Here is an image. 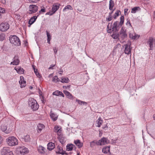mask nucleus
Listing matches in <instances>:
<instances>
[{
    "mask_svg": "<svg viewBox=\"0 0 155 155\" xmlns=\"http://www.w3.org/2000/svg\"><path fill=\"white\" fill-rule=\"evenodd\" d=\"M3 138L0 135V144L2 143L3 140Z\"/></svg>",
    "mask_w": 155,
    "mask_h": 155,
    "instance_id": "4d7b16f0",
    "label": "nucleus"
},
{
    "mask_svg": "<svg viewBox=\"0 0 155 155\" xmlns=\"http://www.w3.org/2000/svg\"><path fill=\"white\" fill-rule=\"evenodd\" d=\"M63 73V71L61 70L60 71H59V74L60 75H62V74Z\"/></svg>",
    "mask_w": 155,
    "mask_h": 155,
    "instance_id": "bf43d9fd",
    "label": "nucleus"
},
{
    "mask_svg": "<svg viewBox=\"0 0 155 155\" xmlns=\"http://www.w3.org/2000/svg\"><path fill=\"white\" fill-rule=\"evenodd\" d=\"M54 66V65H51L50 67L49 68V69H52V68Z\"/></svg>",
    "mask_w": 155,
    "mask_h": 155,
    "instance_id": "052dcab7",
    "label": "nucleus"
},
{
    "mask_svg": "<svg viewBox=\"0 0 155 155\" xmlns=\"http://www.w3.org/2000/svg\"><path fill=\"white\" fill-rule=\"evenodd\" d=\"M54 131L57 133L58 135L60 134L61 130L59 128V127L58 126H56L54 127Z\"/></svg>",
    "mask_w": 155,
    "mask_h": 155,
    "instance_id": "c756f323",
    "label": "nucleus"
},
{
    "mask_svg": "<svg viewBox=\"0 0 155 155\" xmlns=\"http://www.w3.org/2000/svg\"><path fill=\"white\" fill-rule=\"evenodd\" d=\"M64 93L65 94L67 97L69 99L73 100V95L68 91L66 90H64L63 91Z\"/></svg>",
    "mask_w": 155,
    "mask_h": 155,
    "instance_id": "2eb2a0df",
    "label": "nucleus"
},
{
    "mask_svg": "<svg viewBox=\"0 0 155 155\" xmlns=\"http://www.w3.org/2000/svg\"><path fill=\"white\" fill-rule=\"evenodd\" d=\"M130 37V38L132 39H134L136 38V37L135 35L133 36L132 35H131V34H129Z\"/></svg>",
    "mask_w": 155,
    "mask_h": 155,
    "instance_id": "de8ad7c7",
    "label": "nucleus"
},
{
    "mask_svg": "<svg viewBox=\"0 0 155 155\" xmlns=\"http://www.w3.org/2000/svg\"><path fill=\"white\" fill-rule=\"evenodd\" d=\"M50 116L53 121H55L58 119V116L52 112V110L50 112Z\"/></svg>",
    "mask_w": 155,
    "mask_h": 155,
    "instance_id": "f3484780",
    "label": "nucleus"
},
{
    "mask_svg": "<svg viewBox=\"0 0 155 155\" xmlns=\"http://www.w3.org/2000/svg\"><path fill=\"white\" fill-rule=\"evenodd\" d=\"M32 88H33V87H31V86H30V89H32Z\"/></svg>",
    "mask_w": 155,
    "mask_h": 155,
    "instance_id": "774afa93",
    "label": "nucleus"
},
{
    "mask_svg": "<svg viewBox=\"0 0 155 155\" xmlns=\"http://www.w3.org/2000/svg\"><path fill=\"white\" fill-rule=\"evenodd\" d=\"M28 104L30 106L31 109L34 111L37 110L39 107V105L38 104L37 101L33 98H30L29 99Z\"/></svg>",
    "mask_w": 155,
    "mask_h": 155,
    "instance_id": "f03ea898",
    "label": "nucleus"
},
{
    "mask_svg": "<svg viewBox=\"0 0 155 155\" xmlns=\"http://www.w3.org/2000/svg\"><path fill=\"white\" fill-rule=\"evenodd\" d=\"M120 13L119 10H117L116 12L115 13L114 15V19H116L117 17L119 15V13Z\"/></svg>",
    "mask_w": 155,
    "mask_h": 155,
    "instance_id": "c9c22d12",
    "label": "nucleus"
},
{
    "mask_svg": "<svg viewBox=\"0 0 155 155\" xmlns=\"http://www.w3.org/2000/svg\"><path fill=\"white\" fill-rule=\"evenodd\" d=\"M60 91H57L53 92V95L56 96H59L60 95Z\"/></svg>",
    "mask_w": 155,
    "mask_h": 155,
    "instance_id": "37998d69",
    "label": "nucleus"
},
{
    "mask_svg": "<svg viewBox=\"0 0 155 155\" xmlns=\"http://www.w3.org/2000/svg\"><path fill=\"white\" fill-rule=\"evenodd\" d=\"M110 146L106 147L103 148L102 151L104 153H107L108 152H110Z\"/></svg>",
    "mask_w": 155,
    "mask_h": 155,
    "instance_id": "cd10ccee",
    "label": "nucleus"
},
{
    "mask_svg": "<svg viewBox=\"0 0 155 155\" xmlns=\"http://www.w3.org/2000/svg\"><path fill=\"white\" fill-rule=\"evenodd\" d=\"M82 104H87V103L86 102H84V101H83V102H82Z\"/></svg>",
    "mask_w": 155,
    "mask_h": 155,
    "instance_id": "0e129e2a",
    "label": "nucleus"
},
{
    "mask_svg": "<svg viewBox=\"0 0 155 155\" xmlns=\"http://www.w3.org/2000/svg\"><path fill=\"white\" fill-rule=\"evenodd\" d=\"M112 37L114 39H118L119 40V34L116 33H114L112 35Z\"/></svg>",
    "mask_w": 155,
    "mask_h": 155,
    "instance_id": "473e14b6",
    "label": "nucleus"
},
{
    "mask_svg": "<svg viewBox=\"0 0 155 155\" xmlns=\"http://www.w3.org/2000/svg\"><path fill=\"white\" fill-rule=\"evenodd\" d=\"M47 35V39L51 40V36L49 33L47 31H46Z\"/></svg>",
    "mask_w": 155,
    "mask_h": 155,
    "instance_id": "a18cd8bd",
    "label": "nucleus"
},
{
    "mask_svg": "<svg viewBox=\"0 0 155 155\" xmlns=\"http://www.w3.org/2000/svg\"><path fill=\"white\" fill-rule=\"evenodd\" d=\"M60 95H60L62 97H64V94L61 91H60Z\"/></svg>",
    "mask_w": 155,
    "mask_h": 155,
    "instance_id": "6e6d98bb",
    "label": "nucleus"
},
{
    "mask_svg": "<svg viewBox=\"0 0 155 155\" xmlns=\"http://www.w3.org/2000/svg\"><path fill=\"white\" fill-rule=\"evenodd\" d=\"M76 101L78 102V104L81 105L82 104V102H83V101H81L77 99L76 100Z\"/></svg>",
    "mask_w": 155,
    "mask_h": 155,
    "instance_id": "864d4df0",
    "label": "nucleus"
},
{
    "mask_svg": "<svg viewBox=\"0 0 155 155\" xmlns=\"http://www.w3.org/2000/svg\"><path fill=\"white\" fill-rule=\"evenodd\" d=\"M17 150L20 152L21 155H24L28 152V149L24 146L18 147L17 149Z\"/></svg>",
    "mask_w": 155,
    "mask_h": 155,
    "instance_id": "1a4fd4ad",
    "label": "nucleus"
},
{
    "mask_svg": "<svg viewBox=\"0 0 155 155\" xmlns=\"http://www.w3.org/2000/svg\"><path fill=\"white\" fill-rule=\"evenodd\" d=\"M29 10L28 13L32 14L35 13L38 10V7L35 5H31L29 7Z\"/></svg>",
    "mask_w": 155,
    "mask_h": 155,
    "instance_id": "6e6552de",
    "label": "nucleus"
},
{
    "mask_svg": "<svg viewBox=\"0 0 155 155\" xmlns=\"http://www.w3.org/2000/svg\"><path fill=\"white\" fill-rule=\"evenodd\" d=\"M127 25H128L130 26H131V25L130 21V20L129 19H127V22L126 23Z\"/></svg>",
    "mask_w": 155,
    "mask_h": 155,
    "instance_id": "09e8293b",
    "label": "nucleus"
},
{
    "mask_svg": "<svg viewBox=\"0 0 155 155\" xmlns=\"http://www.w3.org/2000/svg\"><path fill=\"white\" fill-rule=\"evenodd\" d=\"M2 155H14L13 152L8 147H4L1 151Z\"/></svg>",
    "mask_w": 155,
    "mask_h": 155,
    "instance_id": "423d86ee",
    "label": "nucleus"
},
{
    "mask_svg": "<svg viewBox=\"0 0 155 155\" xmlns=\"http://www.w3.org/2000/svg\"><path fill=\"white\" fill-rule=\"evenodd\" d=\"M41 12H45V7H43L42 8H41V11H39V12L40 13Z\"/></svg>",
    "mask_w": 155,
    "mask_h": 155,
    "instance_id": "3c124183",
    "label": "nucleus"
},
{
    "mask_svg": "<svg viewBox=\"0 0 155 155\" xmlns=\"http://www.w3.org/2000/svg\"><path fill=\"white\" fill-rule=\"evenodd\" d=\"M39 15V14L37 16H35L32 17L29 20L28 23L30 25L33 24Z\"/></svg>",
    "mask_w": 155,
    "mask_h": 155,
    "instance_id": "6ab92c4d",
    "label": "nucleus"
},
{
    "mask_svg": "<svg viewBox=\"0 0 155 155\" xmlns=\"http://www.w3.org/2000/svg\"><path fill=\"white\" fill-rule=\"evenodd\" d=\"M5 35L4 34H0V41H3L5 39Z\"/></svg>",
    "mask_w": 155,
    "mask_h": 155,
    "instance_id": "a19ab883",
    "label": "nucleus"
},
{
    "mask_svg": "<svg viewBox=\"0 0 155 155\" xmlns=\"http://www.w3.org/2000/svg\"><path fill=\"white\" fill-rule=\"evenodd\" d=\"M20 79L21 81H19V83L21 84V87H25L26 85V81L24 80L22 81V79H24V78L23 76L20 77Z\"/></svg>",
    "mask_w": 155,
    "mask_h": 155,
    "instance_id": "393cba45",
    "label": "nucleus"
},
{
    "mask_svg": "<svg viewBox=\"0 0 155 155\" xmlns=\"http://www.w3.org/2000/svg\"><path fill=\"white\" fill-rule=\"evenodd\" d=\"M114 2L112 0H110L109 4V9L110 10H113V8L114 7Z\"/></svg>",
    "mask_w": 155,
    "mask_h": 155,
    "instance_id": "c85d7f7f",
    "label": "nucleus"
},
{
    "mask_svg": "<svg viewBox=\"0 0 155 155\" xmlns=\"http://www.w3.org/2000/svg\"><path fill=\"white\" fill-rule=\"evenodd\" d=\"M58 151H56V153L58 154H60L62 155L67 154L65 151L63 150L62 148L60 146H58L57 147Z\"/></svg>",
    "mask_w": 155,
    "mask_h": 155,
    "instance_id": "f8f14e48",
    "label": "nucleus"
},
{
    "mask_svg": "<svg viewBox=\"0 0 155 155\" xmlns=\"http://www.w3.org/2000/svg\"><path fill=\"white\" fill-rule=\"evenodd\" d=\"M125 46L124 53L125 54H129L131 53V49H130V46L127 44H126L124 45Z\"/></svg>",
    "mask_w": 155,
    "mask_h": 155,
    "instance_id": "9b49d317",
    "label": "nucleus"
},
{
    "mask_svg": "<svg viewBox=\"0 0 155 155\" xmlns=\"http://www.w3.org/2000/svg\"><path fill=\"white\" fill-rule=\"evenodd\" d=\"M74 143L79 147L80 148L83 146L82 143H81L79 140H77L74 141Z\"/></svg>",
    "mask_w": 155,
    "mask_h": 155,
    "instance_id": "a878e982",
    "label": "nucleus"
},
{
    "mask_svg": "<svg viewBox=\"0 0 155 155\" xmlns=\"http://www.w3.org/2000/svg\"><path fill=\"white\" fill-rule=\"evenodd\" d=\"M116 142V141L114 140H112V142L113 143H115Z\"/></svg>",
    "mask_w": 155,
    "mask_h": 155,
    "instance_id": "69168bd1",
    "label": "nucleus"
},
{
    "mask_svg": "<svg viewBox=\"0 0 155 155\" xmlns=\"http://www.w3.org/2000/svg\"><path fill=\"white\" fill-rule=\"evenodd\" d=\"M32 67H33V68L34 69V72L36 74V75L39 78H40L41 76L39 72H38V70L37 69H36L34 65H32Z\"/></svg>",
    "mask_w": 155,
    "mask_h": 155,
    "instance_id": "2f4dec72",
    "label": "nucleus"
},
{
    "mask_svg": "<svg viewBox=\"0 0 155 155\" xmlns=\"http://www.w3.org/2000/svg\"><path fill=\"white\" fill-rule=\"evenodd\" d=\"M37 127L38 128V133L40 132L41 130L42 129H44L45 128L44 125L41 124H39L37 126Z\"/></svg>",
    "mask_w": 155,
    "mask_h": 155,
    "instance_id": "bb28decb",
    "label": "nucleus"
},
{
    "mask_svg": "<svg viewBox=\"0 0 155 155\" xmlns=\"http://www.w3.org/2000/svg\"><path fill=\"white\" fill-rule=\"evenodd\" d=\"M59 5H53L52 8V12L54 13L59 8Z\"/></svg>",
    "mask_w": 155,
    "mask_h": 155,
    "instance_id": "b1692460",
    "label": "nucleus"
},
{
    "mask_svg": "<svg viewBox=\"0 0 155 155\" xmlns=\"http://www.w3.org/2000/svg\"><path fill=\"white\" fill-rule=\"evenodd\" d=\"M110 24L109 23L107 26V31L108 33H111L113 31L117 32L118 31L120 27L121 26L119 24V22L118 21H116L114 22L113 24V26L112 27V23L110 25V27H109V25Z\"/></svg>",
    "mask_w": 155,
    "mask_h": 155,
    "instance_id": "f257e3e1",
    "label": "nucleus"
},
{
    "mask_svg": "<svg viewBox=\"0 0 155 155\" xmlns=\"http://www.w3.org/2000/svg\"><path fill=\"white\" fill-rule=\"evenodd\" d=\"M139 8L138 7H135L132 9L131 12L133 13H135L138 10V9Z\"/></svg>",
    "mask_w": 155,
    "mask_h": 155,
    "instance_id": "4c0bfd02",
    "label": "nucleus"
},
{
    "mask_svg": "<svg viewBox=\"0 0 155 155\" xmlns=\"http://www.w3.org/2000/svg\"><path fill=\"white\" fill-rule=\"evenodd\" d=\"M114 10H113L112 11H111V12H110L109 13V15H111L113 13V12Z\"/></svg>",
    "mask_w": 155,
    "mask_h": 155,
    "instance_id": "680f3d73",
    "label": "nucleus"
},
{
    "mask_svg": "<svg viewBox=\"0 0 155 155\" xmlns=\"http://www.w3.org/2000/svg\"><path fill=\"white\" fill-rule=\"evenodd\" d=\"M112 15H109L108 17L106 18V20L107 21H110L112 19Z\"/></svg>",
    "mask_w": 155,
    "mask_h": 155,
    "instance_id": "ea45409f",
    "label": "nucleus"
},
{
    "mask_svg": "<svg viewBox=\"0 0 155 155\" xmlns=\"http://www.w3.org/2000/svg\"><path fill=\"white\" fill-rule=\"evenodd\" d=\"M50 40H50L47 39V42L49 44H50Z\"/></svg>",
    "mask_w": 155,
    "mask_h": 155,
    "instance_id": "e2e57ef3",
    "label": "nucleus"
},
{
    "mask_svg": "<svg viewBox=\"0 0 155 155\" xmlns=\"http://www.w3.org/2000/svg\"><path fill=\"white\" fill-rule=\"evenodd\" d=\"M153 119L155 120V114H154L153 115Z\"/></svg>",
    "mask_w": 155,
    "mask_h": 155,
    "instance_id": "338daca9",
    "label": "nucleus"
},
{
    "mask_svg": "<svg viewBox=\"0 0 155 155\" xmlns=\"http://www.w3.org/2000/svg\"><path fill=\"white\" fill-rule=\"evenodd\" d=\"M0 127L1 130L7 134L9 133L12 130L11 128H8L4 124L1 125Z\"/></svg>",
    "mask_w": 155,
    "mask_h": 155,
    "instance_id": "9d476101",
    "label": "nucleus"
},
{
    "mask_svg": "<svg viewBox=\"0 0 155 155\" xmlns=\"http://www.w3.org/2000/svg\"><path fill=\"white\" fill-rule=\"evenodd\" d=\"M102 128L105 130H107L108 129V127L107 125V124H106L105 126L103 127H102Z\"/></svg>",
    "mask_w": 155,
    "mask_h": 155,
    "instance_id": "603ef678",
    "label": "nucleus"
},
{
    "mask_svg": "<svg viewBox=\"0 0 155 155\" xmlns=\"http://www.w3.org/2000/svg\"><path fill=\"white\" fill-rule=\"evenodd\" d=\"M59 141L62 144H64L65 141V139L61 137H59Z\"/></svg>",
    "mask_w": 155,
    "mask_h": 155,
    "instance_id": "e433bc0d",
    "label": "nucleus"
},
{
    "mask_svg": "<svg viewBox=\"0 0 155 155\" xmlns=\"http://www.w3.org/2000/svg\"><path fill=\"white\" fill-rule=\"evenodd\" d=\"M5 12L4 8L0 7V13H4Z\"/></svg>",
    "mask_w": 155,
    "mask_h": 155,
    "instance_id": "49530a36",
    "label": "nucleus"
},
{
    "mask_svg": "<svg viewBox=\"0 0 155 155\" xmlns=\"http://www.w3.org/2000/svg\"><path fill=\"white\" fill-rule=\"evenodd\" d=\"M15 69L17 72L19 74H23L24 73V70L21 67L18 66L15 68Z\"/></svg>",
    "mask_w": 155,
    "mask_h": 155,
    "instance_id": "4468645a",
    "label": "nucleus"
},
{
    "mask_svg": "<svg viewBox=\"0 0 155 155\" xmlns=\"http://www.w3.org/2000/svg\"><path fill=\"white\" fill-rule=\"evenodd\" d=\"M53 50H54V54H56L57 53L58 51V48H57L56 47H54V48H53Z\"/></svg>",
    "mask_w": 155,
    "mask_h": 155,
    "instance_id": "8fccbe9b",
    "label": "nucleus"
},
{
    "mask_svg": "<svg viewBox=\"0 0 155 155\" xmlns=\"http://www.w3.org/2000/svg\"><path fill=\"white\" fill-rule=\"evenodd\" d=\"M118 34L119 41L121 42H124V40L127 37V34L126 33V30L122 28Z\"/></svg>",
    "mask_w": 155,
    "mask_h": 155,
    "instance_id": "39448f33",
    "label": "nucleus"
},
{
    "mask_svg": "<svg viewBox=\"0 0 155 155\" xmlns=\"http://www.w3.org/2000/svg\"><path fill=\"white\" fill-rule=\"evenodd\" d=\"M101 139L95 142L96 144L98 146L100 145L101 146Z\"/></svg>",
    "mask_w": 155,
    "mask_h": 155,
    "instance_id": "c03bdc74",
    "label": "nucleus"
},
{
    "mask_svg": "<svg viewBox=\"0 0 155 155\" xmlns=\"http://www.w3.org/2000/svg\"><path fill=\"white\" fill-rule=\"evenodd\" d=\"M69 81V79L67 77L63 78L62 77L61 78V81L63 83H68Z\"/></svg>",
    "mask_w": 155,
    "mask_h": 155,
    "instance_id": "7c9ffc66",
    "label": "nucleus"
},
{
    "mask_svg": "<svg viewBox=\"0 0 155 155\" xmlns=\"http://www.w3.org/2000/svg\"><path fill=\"white\" fill-rule=\"evenodd\" d=\"M67 9L68 10H72L73 9V8L71 5H68L65 7L63 10L64 11Z\"/></svg>",
    "mask_w": 155,
    "mask_h": 155,
    "instance_id": "58836bf2",
    "label": "nucleus"
},
{
    "mask_svg": "<svg viewBox=\"0 0 155 155\" xmlns=\"http://www.w3.org/2000/svg\"><path fill=\"white\" fill-rule=\"evenodd\" d=\"M124 14L126 15V13L128 11V9H127V8H125L124 9Z\"/></svg>",
    "mask_w": 155,
    "mask_h": 155,
    "instance_id": "5fc2aeb1",
    "label": "nucleus"
},
{
    "mask_svg": "<svg viewBox=\"0 0 155 155\" xmlns=\"http://www.w3.org/2000/svg\"><path fill=\"white\" fill-rule=\"evenodd\" d=\"M124 17L123 16H121L120 17V21L119 22V24L121 26L124 24Z\"/></svg>",
    "mask_w": 155,
    "mask_h": 155,
    "instance_id": "f704fd0d",
    "label": "nucleus"
},
{
    "mask_svg": "<svg viewBox=\"0 0 155 155\" xmlns=\"http://www.w3.org/2000/svg\"><path fill=\"white\" fill-rule=\"evenodd\" d=\"M101 141L102 145H104L109 143V140L107 138L104 137H103L101 139Z\"/></svg>",
    "mask_w": 155,
    "mask_h": 155,
    "instance_id": "a211bd4d",
    "label": "nucleus"
},
{
    "mask_svg": "<svg viewBox=\"0 0 155 155\" xmlns=\"http://www.w3.org/2000/svg\"><path fill=\"white\" fill-rule=\"evenodd\" d=\"M95 141H93L90 143V146L92 148L93 147L95 146Z\"/></svg>",
    "mask_w": 155,
    "mask_h": 155,
    "instance_id": "79ce46f5",
    "label": "nucleus"
},
{
    "mask_svg": "<svg viewBox=\"0 0 155 155\" xmlns=\"http://www.w3.org/2000/svg\"><path fill=\"white\" fill-rule=\"evenodd\" d=\"M45 148L42 146H39L38 149V151L40 153L43 154L45 152Z\"/></svg>",
    "mask_w": 155,
    "mask_h": 155,
    "instance_id": "5701e85b",
    "label": "nucleus"
},
{
    "mask_svg": "<svg viewBox=\"0 0 155 155\" xmlns=\"http://www.w3.org/2000/svg\"><path fill=\"white\" fill-rule=\"evenodd\" d=\"M75 146L72 144H68L66 146V150L68 151H71Z\"/></svg>",
    "mask_w": 155,
    "mask_h": 155,
    "instance_id": "412c9836",
    "label": "nucleus"
},
{
    "mask_svg": "<svg viewBox=\"0 0 155 155\" xmlns=\"http://www.w3.org/2000/svg\"><path fill=\"white\" fill-rule=\"evenodd\" d=\"M9 28V24L7 22L2 23L0 25V30L2 31H7Z\"/></svg>",
    "mask_w": 155,
    "mask_h": 155,
    "instance_id": "0eeeda50",
    "label": "nucleus"
},
{
    "mask_svg": "<svg viewBox=\"0 0 155 155\" xmlns=\"http://www.w3.org/2000/svg\"><path fill=\"white\" fill-rule=\"evenodd\" d=\"M41 101H42V103L43 104H44L45 102V101L44 100L43 97H42V99H41Z\"/></svg>",
    "mask_w": 155,
    "mask_h": 155,
    "instance_id": "13d9d810",
    "label": "nucleus"
},
{
    "mask_svg": "<svg viewBox=\"0 0 155 155\" xmlns=\"http://www.w3.org/2000/svg\"><path fill=\"white\" fill-rule=\"evenodd\" d=\"M9 40L10 42L15 45L19 46L21 45V41L19 38L15 35H11Z\"/></svg>",
    "mask_w": 155,
    "mask_h": 155,
    "instance_id": "20e7f679",
    "label": "nucleus"
},
{
    "mask_svg": "<svg viewBox=\"0 0 155 155\" xmlns=\"http://www.w3.org/2000/svg\"><path fill=\"white\" fill-rule=\"evenodd\" d=\"M52 81L53 82H58L59 81H60V80L58 78L57 76H55L53 78Z\"/></svg>",
    "mask_w": 155,
    "mask_h": 155,
    "instance_id": "72a5a7b5",
    "label": "nucleus"
},
{
    "mask_svg": "<svg viewBox=\"0 0 155 155\" xmlns=\"http://www.w3.org/2000/svg\"><path fill=\"white\" fill-rule=\"evenodd\" d=\"M154 42L153 38L152 37H150L147 42L150 48V50H153V43Z\"/></svg>",
    "mask_w": 155,
    "mask_h": 155,
    "instance_id": "ddd939ff",
    "label": "nucleus"
},
{
    "mask_svg": "<svg viewBox=\"0 0 155 155\" xmlns=\"http://www.w3.org/2000/svg\"><path fill=\"white\" fill-rule=\"evenodd\" d=\"M6 142L8 145L13 146L18 144V140L14 136L9 137L6 139Z\"/></svg>",
    "mask_w": 155,
    "mask_h": 155,
    "instance_id": "7ed1b4c3",
    "label": "nucleus"
},
{
    "mask_svg": "<svg viewBox=\"0 0 155 155\" xmlns=\"http://www.w3.org/2000/svg\"><path fill=\"white\" fill-rule=\"evenodd\" d=\"M13 61L11 63V64L13 65H18L19 63V60L18 58L17 57L15 56L13 58Z\"/></svg>",
    "mask_w": 155,
    "mask_h": 155,
    "instance_id": "dca6fc26",
    "label": "nucleus"
},
{
    "mask_svg": "<svg viewBox=\"0 0 155 155\" xmlns=\"http://www.w3.org/2000/svg\"><path fill=\"white\" fill-rule=\"evenodd\" d=\"M103 121L101 117H99L97 120V125L96 126L98 127H100L103 123Z\"/></svg>",
    "mask_w": 155,
    "mask_h": 155,
    "instance_id": "4be33fe9",
    "label": "nucleus"
},
{
    "mask_svg": "<svg viewBox=\"0 0 155 155\" xmlns=\"http://www.w3.org/2000/svg\"><path fill=\"white\" fill-rule=\"evenodd\" d=\"M48 149L49 150H51L54 149L55 147V144L52 142L49 143L47 145Z\"/></svg>",
    "mask_w": 155,
    "mask_h": 155,
    "instance_id": "aec40b11",
    "label": "nucleus"
}]
</instances>
